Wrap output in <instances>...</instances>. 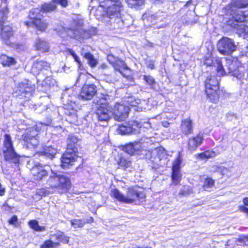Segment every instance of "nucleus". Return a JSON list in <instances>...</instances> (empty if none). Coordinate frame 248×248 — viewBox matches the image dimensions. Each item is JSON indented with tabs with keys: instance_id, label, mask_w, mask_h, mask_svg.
<instances>
[{
	"instance_id": "1",
	"label": "nucleus",
	"mask_w": 248,
	"mask_h": 248,
	"mask_svg": "<svg viewBox=\"0 0 248 248\" xmlns=\"http://www.w3.org/2000/svg\"><path fill=\"white\" fill-rule=\"evenodd\" d=\"M248 5V0H232L230 4L225 8L226 14L232 16V20L229 24L232 27H236L238 24L248 21V11L238 10V8Z\"/></svg>"
},
{
	"instance_id": "2",
	"label": "nucleus",
	"mask_w": 248,
	"mask_h": 248,
	"mask_svg": "<svg viewBox=\"0 0 248 248\" xmlns=\"http://www.w3.org/2000/svg\"><path fill=\"white\" fill-rule=\"evenodd\" d=\"M111 195L117 201L127 204H137L138 202H142L145 198L143 191L138 187H132L127 189L126 195H124L119 190L114 189L111 191Z\"/></svg>"
},
{
	"instance_id": "61",
	"label": "nucleus",
	"mask_w": 248,
	"mask_h": 248,
	"mask_svg": "<svg viewBox=\"0 0 248 248\" xmlns=\"http://www.w3.org/2000/svg\"><path fill=\"white\" fill-rule=\"evenodd\" d=\"M93 217H90L89 219H87L86 220V222L88 223H91L93 222Z\"/></svg>"
},
{
	"instance_id": "40",
	"label": "nucleus",
	"mask_w": 248,
	"mask_h": 248,
	"mask_svg": "<svg viewBox=\"0 0 248 248\" xmlns=\"http://www.w3.org/2000/svg\"><path fill=\"white\" fill-rule=\"evenodd\" d=\"M144 0H126L128 6L133 7L141 5L144 3Z\"/></svg>"
},
{
	"instance_id": "39",
	"label": "nucleus",
	"mask_w": 248,
	"mask_h": 248,
	"mask_svg": "<svg viewBox=\"0 0 248 248\" xmlns=\"http://www.w3.org/2000/svg\"><path fill=\"white\" fill-rule=\"evenodd\" d=\"M70 222L74 228L83 227L85 224V221L82 219H72Z\"/></svg>"
},
{
	"instance_id": "63",
	"label": "nucleus",
	"mask_w": 248,
	"mask_h": 248,
	"mask_svg": "<svg viewBox=\"0 0 248 248\" xmlns=\"http://www.w3.org/2000/svg\"><path fill=\"white\" fill-rule=\"evenodd\" d=\"M212 63V62L209 60H207L205 62V64L208 65H210Z\"/></svg>"
},
{
	"instance_id": "6",
	"label": "nucleus",
	"mask_w": 248,
	"mask_h": 248,
	"mask_svg": "<svg viewBox=\"0 0 248 248\" xmlns=\"http://www.w3.org/2000/svg\"><path fill=\"white\" fill-rule=\"evenodd\" d=\"M47 184L52 188L66 191L70 187V181L68 177L63 175L54 173L47 181Z\"/></svg>"
},
{
	"instance_id": "15",
	"label": "nucleus",
	"mask_w": 248,
	"mask_h": 248,
	"mask_svg": "<svg viewBox=\"0 0 248 248\" xmlns=\"http://www.w3.org/2000/svg\"><path fill=\"white\" fill-rule=\"evenodd\" d=\"M35 88L34 85L28 80L25 79L19 83L18 85L15 88V92L17 95L24 96L30 95Z\"/></svg>"
},
{
	"instance_id": "33",
	"label": "nucleus",
	"mask_w": 248,
	"mask_h": 248,
	"mask_svg": "<svg viewBox=\"0 0 248 248\" xmlns=\"http://www.w3.org/2000/svg\"><path fill=\"white\" fill-rule=\"evenodd\" d=\"M52 236L59 242L67 244L69 242V237L66 236L63 232H59L54 235Z\"/></svg>"
},
{
	"instance_id": "42",
	"label": "nucleus",
	"mask_w": 248,
	"mask_h": 248,
	"mask_svg": "<svg viewBox=\"0 0 248 248\" xmlns=\"http://www.w3.org/2000/svg\"><path fill=\"white\" fill-rule=\"evenodd\" d=\"M55 83V80L50 77H46L43 81V85L50 87L51 85H53Z\"/></svg>"
},
{
	"instance_id": "47",
	"label": "nucleus",
	"mask_w": 248,
	"mask_h": 248,
	"mask_svg": "<svg viewBox=\"0 0 248 248\" xmlns=\"http://www.w3.org/2000/svg\"><path fill=\"white\" fill-rule=\"evenodd\" d=\"M48 191H47L46 189H45L44 188L38 189L36 191V194L41 196L46 195V194H48Z\"/></svg>"
},
{
	"instance_id": "21",
	"label": "nucleus",
	"mask_w": 248,
	"mask_h": 248,
	"mask_svg": "<svg viewBox=\"0 0 248 248\" xmlns=\"http://www.w3.org/2000/svg\"><path fill=\"white\" fill-rule=\"evenodd\" d=\"M141 148V144L139 142L129 143L123 147V150L130 155L137 153Z\"/></svg>"
},
{
	"instance_id": "51",
	"label": "nucleus",
	"mask_w": 248,
	"mask_h": 248,
	"mask_svg": "<svg viewBox=\"0 0 248 248\" xmlns=\"http://www.w3.org/2000/svg\"><path fill=\"white\" fill-rule=\"evenodd\" d=\"M17 221V217L16 216H13L9 220V223L10 224L16 225Z\"/></svg>"
},
{
	"instance_id": "64",
	"label": "nucleus",
	"mask_w": 248,
	"mask_h": 248,
	"mask_svg": "<svg viewBox=\"0 0 248 248\" xmlns=\"http://www.w3.org/2000/svg\"><path fill=\"white\" fill-rule=\"evenodd\" d=\"M163 126L165 127H167L169 125V123L167 122H165L163 123Z\"/></svg>"
},
{
	"instance_id": "52",
	"label": "nucleus",
	"mask_w": 248,
	"mask_h": 248,
	"mask_svg": "<svg viewBox=\"0 0 248 248\" xmlns=\"http://www.w3.org/2000/svg\"><path fill=\"white\" fill-rule=\"evenodd\" d=\"M147 66L151 69H154L155 68L154 66V62L152 60L148 61L147 62Z\"/></svg>"
},
{
	"instance_id": "62",
	"label": "nucleus",
	"mask_w": 248,
	"mask_h": 248,
	"mask_svg": "<svg viewBox=\"0 0 248 248\" xmlns=\"http://www.w3.org/2000/svg\"><path fill=\"white\" fill-rule=\"evenodd\" d=\"M68 52L73 57L76 54L72 49H69Z\"/></svg>"
},
{
	"instance_id": "13",
	"label": "nucleus",
	"mask_w": 248,
	"mask_h": 248,
	"mask_svg": "<svg viewBox=\"0 0 248 248\" xmlns=\"http://www.w3.org/2000/svg\"><path fill=\"white\" fill-rule=\"evenodd\" d=\"M141 124L137 121H130L118 126L117 132L121 135L136 134L140 132Z\"/></svg>"
},
{
	"instance_id": "54",
	"label": "nucleus",
	"mask_w": 248,
	"mask_h": 248,
	"mask_svg": "<svg viewBox=\"0 0 248 248\" xmlns=\"http://www.w3.org/2000/svg\"><path fill=\"white\" fill-rule=\"evenodd\" d=\"M189 192H188V190H185V189H182V190H181L180 191V192H179V195H180V196H186L187 194H188Z\"/></svg>"
},
{
	"instance_id": "23",
	"label": "nucleus",
	"mask_w": 248,
	"mask_h": 248,
	"mask_svg": "<svg viewBox=\"0 0 248 248\" xmlns=\"http://www.w3.org/2000/svg\"><path fill=\"white\" fill-rule=\"evenodd\" d=\"M57 152V149L52 146H45L43 147V151L40 152V155L52 159L54 157Z\"/></svg>"
},
{
	"instance_id": "57",
	"label": "nucleus",
	"mask_w": 248,
	"mask_h": 248,
	"mask_svg": "<svg viewBox=\"0 0 248 248\" xmlns=\"http://www.w3.org/2000/svg\"><path fill=\"white\" fill-rule=\"evenodd\" d=\"M73 57L75 61L78 63L79 66H80L81 65V63L78 57L76 54H75Z\"/></svg>"
},
{
	"instance_id": "49",
	"label": "nucleus",
	"mask_w": 248,
	"mask_h": 248,
	"mask_svg": "<svg viewBox=\"0 0 248 248\" xmlns=\"http://www.w3.org/2000/svg\"><path fill=\"white\" fill-rule=\"evenodd\" d=\"M53 1L54 3L60 4L63 7H65L67 4V0H53Z\"/></svg>"
},
{
	"instance_id": "7",
	"label": "nucleus",
	"mask_w": 248,
	"mask_h": 248,
	"mask_svg": "<svg viewBox=\"0 0 248 248\" xmlns=\"http://www.w3.org/2000/svg\"><path fill=\"white\" fill-rule=\"evenodd\" d=\"M38 130L34 127H30L26 130L22 136V140L24 148L30 150L34 149L39 145L37 136Z\"/></svg>"
},
{
	"instance_id": "50",
	"label": "nucleus",
	"mask_w": 248,
	"mask_h": 248,
	"mask_svg": "<svg viewBox=\"0 0 248 248\" xmlns=\"http://www.w3.org/2000/svg\"><path fill=\"white\" fill-rule=\"evenodd\" d=\"M238 210L248 215V208L245 207V205H239L238 207Z\"/></svg>"
},
{
	"instance_id": "58",
	"label": "nucleus",
	"mask_w": 248,
	"mask_h": 248,
	"mask_svg": "<svg viewBox=\"0 0 248 248\" xmlns=\"http://www.w3.org/2000/svg\"><path fill=\"white\" fill-rule=\"evenodd\" d=\"M5 192L4 188L2 187L1 185L0 184V196H2L4 195Z\"/></svg>"
},
{
	"instance_id": "34",
	"label": "nucleus",
	"mask_w": 248,
	"mask_h": 248,
	"mask_svg": "<svg viewBox=\"0 0 248 248\" xmlns=\"http://www.w3.org/2000/svg\"><path fill=\"white\" fill-rule=\"evenodd\" d=\"M36 27V28L42 31H45V30L47 28L48 24L44 21H42L41 19L33 21L32 23Z\"/></svg>"
},
{
	"instance_id": "48",
	"label": "nucleus",
	"mask_w": 248,
	"mask_h": 248,
	"mask_svg": "<svg viewBox=\"0 0 248 248\" xmlns=\"http://www.w3.org/2000/svg\"><path fill=\"white\" fill-rule=\"evenodd\" d=\"M204 153L205 154V156L207 157V158H209L213 157L215 156V153L212 151H206L205 152H204Z\"/></svg>"
},
{
	"instance_id": "3",
	"label": "nucleus",
	"mask_w": 248,
	"mask_h": 248,
	"mask_svg": "<svg viewBox=\"0 0 248 248\" xmlns=\"http://www.w3.org/2000/svg\"><path fill=\"white\" fill-rule=\"evenodd\" d=\"M99 1L101 6H108L106 13L109 18H115L116 25H114L113 28L114 29L122 28L123 22L121 17V12L124 8L121 1L120 0H99Z\"/></svg>"
},
{
	"instance_id": "12",
	"label": "nucleus",
	"mask_w": 248,
	"mask_h": 248,
	"mask_svg": "<svg viewBox=\"0 0 248 248\" xmlns=\"http://www.w3.org/2000/svg\"><path fill=\"white\" fill-rule=\"evenodd\" d=\"M217 49L224 55H229L235 51L236 46L233 40L228 37L222 38L217 43Z\"/></svg>"
},
{
	"instance_id": "35",
	"label": "nucleus",
	"mask_w": 248,
	"mask_h": 248,
	"mask_svg": "<svg viewBox=\"0 0 248 248\" xmlns=\"http://www.w3.org/2000/svg\"><path fill=\"white\" fill-rule=\"evenodd\" d=\"M171 179L172 182L174 185H178L182 178V174L180 170H172Z\"/></svg>"
},
{
	"instance_id": "60",
	"label": "nucleus",
	"mask_w": 248,
	"mask_h": 248,
	"mask_svg": "<svg viewBox=\"0 0 248 248\" xmlns=\"http://www.w3.org/2000/svg\"><path fill=\"white\" fill-rule=\"evenodd\" d=\"M191 5H192V7H194V5L192 4V1L191 0L187 1L186 2V6L187 7H188V6H190Z\"/></svg>"
},
{
	"instance_id": "8",
	"label": "nucleus",
	"mask_w": 248,
	"mask_h": 248,
	"mask_svg": "<svg viewBox=\"0 0 248 248\" xmlns=\"http://www.w3.org/2000/svg\"><path fill=\"white\" fill-rule=\"evenodd\" d=\"M146 158L154 165L165 167L169 161L166 152L162 149H155L153 151H148L146 154Z\"/></svg>"
},
{
	"instance_id": "36",
	"label": "nucleus",
	"mask_w": 248,
	"mask_h": 248,
	"mask_svg": "<svg viewBox=\"0 0 248 248\" xmlns=\"http://www.w3.org/2000/svg\"><path fill=\"white\" fill-rule=\"evenodd\" d=\"M28 223L30 227L36 231L42 232L45 230V228L43 226H40L38 221L36 220H30Z\"/></svg>"
},
{
	"instance_id": "27",
	"label": "nucleus",
	"mask_w": 248,
	"mask_h": 248,
	"mask_svg": "<svg viewBox=\"0 0 248 248\" xmlns=\"http://www.w3.org/2000/svg\"><path fill=\"white\" fill-rule=\"evenodd\" d=\"M236 30L237 33L240 36L246 38L248 36V26H246L244 22L238 24L236 27H234Z\"/></svg>"
},
{
	"instance_id": "26",
	"label": "nucleus",
	"mask_w": 248,
	"mask_h": 248,
	"mask_svg": "<svg viewBox=\"0 0 248 248\" xmlns=\"http://www.w3.org/2000/svg\"><path fill=\"white\" fill-rule=\"evenodd\" d=\"M49 64L43 60L37 61L32 66V71L35 74L39 73L43 69L49 67Z\"/></svg>"
},
{
	"instance_id": "24",
	"label": "nucleus",
	"mask_w": 248,
	"mask_h": 248,
	"mask_svg": "<svg viewBox=\"0 0 248 248\" xmlns=\"http://www.w3.org/2000/svg\"><path fill=\"white\" fill-rule=\"evenodd\" d=\"M34 46L37 50L43 52L48 51L49 48V44L46 40L39 38L36 39Z\"/></svg>"
},
{
	"instance_id": "53",
	"label": "nucleus",
	"mask_w": 248,
	"mask_h": 248,
	"mask_svg": "<svg viewBox=\"0 0 248 248\" xmlns=\"http://www.w3.org/2000/svg\"><path fill=\"white\" fill-rule=\"evenodd\" d=\"M227 119L229 120H232V118H234V119H237V117L235 116V115L232 113H228L227 114Z\"/></svg>"
},
{
	"instance_id": "16",
	"label": "nucleus",
	"mask_w": 248,
	"mask_h": 248,
	"mask_svg": "<svg viewBox=\"0 0 248 248\" xmlns=\"http://www.w3.org/2000/svg\"><path fill=\"white\" fill-rule=\"evenodd\" d=\"M96 86L93 84L85 85L80 93L79 98L82 100H91L96 94Z\"/></svg>"
},
{
	"instance_id": "14",
	"label": "nucleus",
	"mask_w": 248,
	"mask_h": 248,
	"mask_svg": "<svg viewBox=\"0 0 248 248\" xmlns=\"http://www.w3.org/2000/svg\"><path fill=\"white\" fill-rule=\"evenodd\" d=\"M130 108L120 103H117L112 108L114 119L117 121H124L128 116Z\"/></svg>"
},
{
	"instance_id": "41",
	"label": "nucleus",
	"mask_w": 248,
	"mask_h": 248,
	"mask_svg": "<svg viewBox=\"0 0 248 248\" xmlns=\"http://www.w3.org/2000/svg\"><path fill=\"white\" fill-rule=\"evenodd\" d=\"M182 163V159L180 155L174 160L172 167V170H180V165Z\"/></svg>"
},
{
	"instance_id": "5",
	"label": "nucleus",
	"mask_w": 248,
	"mask_h": 248,
	"mask_svg": "<svg viewBox=\"0 0 248 248\" xmlns=\"http://www.w3.org/2000/svg\"><path fill=\"white\" fill-rule=\"evenodd\" d=\"M205 91L211 101L217 103L219 99L218 80L215 76L207 77L205 82Z\"/></svg>"
},
{
	"instance_id": "18",
	"label": "nucleus",
	"mask_w": 248,
	"mask_h": 248,
	"mask_svg": "<svg viewBox=\"0 0 248 248\" xmlns=\"http://www.w3.org/2000/svg\"><path fill=\"white\" fill-rule=\"evenodd\" d=\"M62 29L68 36L77 40L87 38L89 36L88 35H87V31L80 28L77 29L68 28L66 29L62 28Z\"/></svg>"
},
{
	"instance_id": "29",
	"label": "nucleus",
	"mask_w": 248,
	"mask_h": 248,
	"mask_svg": "<svg viewBox=\"0 0 248 248\" xmlns=\"http://www.w3.org/2000/svg\"><path fill=\"white\" fill-rule=\"evenodd\" d=\"M0 60L3 66H9L16 63V60L14 58L9 57L4 54L1 55Z\"/></svg>"
},
{
	"instance_id": "31",
	"label": "nucleus",
	"mask_w": 248,
	"mask_h": 248,
	"mask_svg": "<svg viewBox=\"0 0 248 248\" xmlns=\"http://www.w3.org/2000/svg\"><path fill=\"white\" fill-rule=\"evenodd\" d=\"M115 70L119 71L123 76H125L123 73L122 70H127L128 67L125 64V63L122 60L118 59L117 62L113 65V66Z\"/></svg>"
},
{
	"instance_id": "28",
	"label": "nucleus",
	"mask_w": 248,
	"mask_h": 248,
	"mask_svg": "<svg viewBox=\"0 0 248 248\" xmlns=\"http://www.w3.org/2000/svg\"><path fill=\"white\" fill-rule=\"evenodd\" d=\"M41 10L39 8H33L30 12L29 16L32 20V23L37 20L41 19L43 15L41 13Z\"/></svg>"
},
{
	"instance_id": "22",
	"label": "nucleus",
	"mask_w": 248,
	"mask_h": 248,
	"mask_svg": "<svg viewBox=\"0 0 248 248\" xmlns=\"http://www.w3.org/2000/svg\"><path fill=\"white\" fill-rule=\"evenodd\" d=\"M79 140L77 137L74 135L69 136L67 139V149L70 152L77 153L78 148L77 147L78 142Z\"/></svg>"
},
{
	"instance_id": "10",
	"label": "nucleus",
	"mask_w": 248,
	"mask_h": 248,
	"mask_svg": "<svg viewBox=\"0 0 248 248\" xmlns=\"http://www.w3.org/2000/svg\"><path fill=\"white\" fill-rule=\"evenodd\" d=\"M216 61L217 73L220 76H223L228 74L237 78L241 77V74L238 70V67L235 66L236 62H234L230 60L227 61V65L226 66L227 68L225 69L220 59H217Z\"/></svg>"
},
{
	"instance_id": "37",
	"label": "nucleus",
	"mask_w": 248,
	"mask_h": 248,
	"mask_svg": "<svg viewBox=\"0 0 248 248\" xmlns=\"http://www.w3.org/2000/svg\"><path fill=\"white\" fill-rule=\"evenodd\" d=\"M60 245L59 242H54L48 240L44 242L41 246V248H57Z\"/></svg>"
},
{
	"instance_id": "30",
	"label": "nucleus",
	"mask_w": 248,
	"mask_h": 248,
	"mask_svg": "<svg viewBox=\"0 0 248 248\" xmlns=\"http://www.w3.org/2000/svg\"><path fill=\"white\" fill-rule=\"evenodd\" d=\"M202 179H203V184L202 186V187L204 190L206 191H211V188L214 186L215 181L214 180L209 177H207L206 178H202Z\"/></svg>"
},
{
	"instance_id": "59",
	"label": "nucleus",
	"mask_w": 248,
	"mask_h": 248,
	"mask_svg": "<svg viewBox=\"0 0 248 248\" xmlns=\"http://www.w3.org/2000/svg\"><path fill=\"white\" fill-rule=\"evenodd\" d=\"M244 205L248 206V197H246L243 200Z\"/></svg>"
},
{
	"instance_id": "45",
	"label": "nucleus",
	"mask_w": 248,
	"mask_h": 248,
	"mask_svg": "<svg viewBox=\"0 0 248 248\" xmlns=\"http://www.w3.org/2000/svg\"><path fill=\"white\" fill-rule=\"evenodd\" d=\"M108 61L113 66V65L117 62L118 60V58L117 57H115L113 55L111 54H109L108 56L107 57Z\"/></svg>"
},
{
	"instance_id": "43",
	"label": "nucleus",
	"mask_w": 248,
	"mask_h": 248,
	"mask_svg": "<svg viewBox=\"0 0 248 248\" xmlns=\"http://www.w3.org/2000/svg\"><path fill=\"white\" fill-rule=\"evenodd\" d=\"M143 79L146 81L147 84H148V85L152 87L155 84V79L151 76L144 75Z\"/></svg>"
},
{
	"instance_id": "56",
	"label": "nucleus",
	"mask_w": 248,
	"mask_h": 248,
	"mask_svg": "<svg viewBox=\"0 0 248 248\" xmlns=\"http://www.w3.org/2000/svg\"><path fill=\"white\" fill-rule=\"evenodd\" d=\"M156 16L154 15H151V16H149L147 17V19L151 22H154V20L155 19Z\"/></svg>"
},
{
	"instance_id": "17",
	"label": "nucleus",
	"mask_w": 248,
	"mask_h": 248,
	"mask_svg": "<svg viewBox=\"0 0 248 248\" xmlns=\"http://www.w3.org/2000/svg\"><path fill=\"white\" fill-rule=\"evenodd\" d=\"M76 153L66 150L61 158V166L62 168H68L69 165H73V163L78 158Z\"/></svg>"
},
{
	"instance_id": "4",
	"label": "nucleus",
	"mask_w": 248,
	"mask_h": 248,
	"mask_svg": "<svg viewBox=\"0 0 248 248\" xmlns=\"http://www.w3.org/2000/svg\"><path fill=\"white\" fill-rule=\"evenodd\" d=\"M109 100V96L107 94L103 95L97 102L96 114L100 121H107L112 116Z\"/></svg>"
},
{
	"instance_id": "32",
	"label": "nucleus",
	"mask_w": 248,
	"mask_h": 248,
	"mask_svg": "<svg viewBox=\"0 0 248 248\" xmlns=\"http://www.w3.org/2000/svg\"><path fill=\"white\" fill-rule=\"evenodd\" d=\"M81 55L88 60V63L92 67H94L96 65L97 61L94 58L93 56L91 53H85L83 54L82 52Z\"/></svg>"
},
{
	"instance_id": "11",
	"label": "nucleus",
	"mask_w": 248,
	"mask_h": 248,
	"mask_svg": "<svg viewBox=\"0 0 248 248\" xmlns=\"http://www.w3.org/2000/svg\"><path fill=\"white\" fill-rule=\"evenodd\" d=\"M8 13V10L6 3H2L0 7V28L2 26L0 35L1 38L6 41L13 35L12 28L9 25L3 26Z\"/></svg>"
},
{
	"instance_id": "25",
	"label": "nucleus",
	"mask_w": 248,
	"mask_h": 248,
	"mask_svg": "<svg viewBox=\"0 0 248 248\" xmlns=\"http://www.w3.org/2000/svg\"><path fill=\"white\" fill-rule=\"evenodd\" d=\"M181 130L185 135H188L192 133L193 126L192 121L186 119L182 121L181 124Z\"/></svg>"
},
{
	"instance_id": "20",
	"label": "nucleus",
	"mask_w": 248,
	"mask_h": 248,
	"mask_svg": "<svg viewBox=\"0 0 248 248\" xmlns=\"http://www.w3.org/2000/svg\"><path fill=\"white\" fill-rule=\"evenodd\" d=\"M31 173L34 180L40 181L47 175V171L44 168V167L40 164L34 166L31 170Z\"/></svg>"
},
{
	"instance_id": "46",
	"label": "nucleus",
	"mask_w": 248,
	"mask_h": 248,
	"mask_svg": "<svg viewBox=\"0 0 248 248\" xmlns=\"http://www.w3.org/2000/svg\"><path fill=\"white\" fill-rule=\"evenodd\" d=\"M239 241L245 245H248V235H244L239 238Z\"/></svg>"
},
{
	"instance_id": "9",
	"label": "nucleus",
	"mask_w": 248,
	"mask_h": 248,
	"mask_svg": "<svg viewBox=\"0 0 248 248\" xmlns=\"http://www.w3.org/2000/svg\"><path fill=\"white\" fill-rule=\"evenodd\" d=\"M3 152L5 159L7 161L14 164L18 162L19 156L14 150L11 138L9 134H5L4 135Z\"/></svg>"
},
{
	"instance_id": "44",
	"label": "nucleus",
	"mask_w": 248,
	"mask_h": 248,
	"mask_svg": "<svg viewBox=\"0 0 248 248\" xmlns=\"http://www.w3.org/2000/svg\"><path fill=\"white\" fill-rule=\"evenodd\" d=\"M127 102L129 105V107H136L140 103V100L139 99H134L133 98H130L127 101Z\"/></svg>"
},
{
	"instance_id": "38",
	"label": "nucleus",
	"mask_w": 248,
	"mask_h": 248,
	"mask_svg": "<svg viewBox=\"0 0 248 248\" xmlns=\"http://www.w3.org/2000/svg\"><path fill=\"white\" fill-rule=\"evenodd\" d=\"M56 6L55 4L51 3H44L42 6V10L45 12H50L54 10Z\"/></svg>"
},
{
	"instance_id": "19",
	"label": "nucleus",
	"mask_w": 248,
	"mask_h": 248,
	"mask_svg": "<svg viewBox=\"0 0 248 248\" xmlns=\"http://www.w3.org/2000/svg\"><path fill=\"white\" fill-rule=\"evenodd\" d=\"M203 140V136L201 134L189 139L187 143L188 150L191 152L195 151L202 144Z\"/></svg>"
},
{
	"instance_id": "55",
	"label": "nucleus",
	"mask_w": 248,
	"mask_h": 248,
	"mask_svg": "<svg viewBox=\"0 0 248 248\" xmlns=\"http://www.w3.org/2000/svg\"><path fill=\"white\" fill-rule=\"evenodd\" d=\"M197 156L198 157H199L202 159H207V157H206L205 154L204 152L197 154Z\"/></svg>"
}]
</instances>
